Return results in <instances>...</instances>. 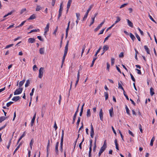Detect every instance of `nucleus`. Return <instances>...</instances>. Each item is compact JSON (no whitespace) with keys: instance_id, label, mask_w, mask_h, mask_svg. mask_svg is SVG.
<instances>
[{"instance_id":"obj_21","label":"nucleus","mask_w":157,"mask_h":157,"mask_svg":"<svg viewBox=\"0 0 157 157\" xmlns=\"http://www.w3.org/2000/svg\"><path fill=\"white\" fill-rule=\"evenodd\" d=\"M36 17L35 14H33L31 15L28 19V20H33L36 18Z\"/></svg>"},{"instance_id":"obj_4","label":"nucleus","mask_w":157,"mask_h":157,"mask_svg":"<svg viewBox=\"0 0 157 157\" xmlns=\"http://www.w3.org/2000/svg\"><path fill=\"white\" fill-rule=\"evenodd\" d=\"M91 130H90V136L91 138H93L94 137V128H93V126L92 124H91Z\"/></svg>"},{"instance_id":"obj_15","label":"nucleus","mask_w":157,"mask_h":157,"mask_svg":"<svg viewBox=\"0 0 157 157\" xmlns=\"http://www.w3.org/2000/svg\"><path fill=\"white\" fill-rule=\"evenodd\" d=\"M129 36L131 38L133 41H134L136 39V38L134 36L132 33H129Z\"/></svg>"},{"instance_id":"obj_14","label":"nucleus","mask_w":157,"mask_h":157,"mask_svg":"<svg viewBox=\"0 0 157 157\" xmlns=\"http://www.w3.org/2000/svg\"><path fill=\"white\" fill-rule=\"evenodd\" d=\"M15 12V10H12L11 12H10V13H8L7 14H6L3 17L5 18L6 17L8 16L9 15H11L12 13H14Z\"/></svg>"},{"instance_id":"obj_27","label":"nucleus","mask_w":157,"mask_h":157,"mask_svg":"<svg viewBox=\"0 0 157 157\" xmlns=\"http://www.w3.org/2000/svg\"><path fill=\"white\" fill-rule=\"evenodd\" d=\"M64 134V131L63 130H62V135L61 138V142H63V139Z\"/></svg>"},{"instance_id":"obj_59","label":"nucleus","mask_w":157,"mask_h":157,"mask_svg":"<svg viewBox=\"0 0 157 157\" xmlns=\"http://www.w3.org/2000/svg\"><path fill=\"white\" fill-rule=\"evenodd\" d=\"M149 17L150 19L153 21L155 22V21L152 18V17L151 16L150 14L149 15Z\"/></svg>"},{"instance_id":"obj_36","label":"nucleus","mask_w":157,"mask_h":157,"mask_svg":"<svg viewBox=\"0 0 157 157\" xmlns=\"http://www.w3.org/2000/svg\"><path fill=\"white\" fill-rule=\"evenodd\" d=\"M116 18L117 19H116V21L115 22V23L116 24L121 21V19L119 17H116Z\"/></svg>"},{"instance_id":"obj_1","label":"nucleus","mask_w":157,"mask_h":157,"mask_svg":"<svg viewBox=\"0 0 157 157\" xmlns=\"http://www.w3.org/2000/svg\"><path fill=\"white\" fill-rule=\"evenodd\" d=\"M93 5H91L90 6L89 9L87 10L85 14V15L84 16L83 18V20H85L87 18L89 11L91 10V9L93 7Z\"/></svg>"},{"instance_id":"obj_28","label":"nucleus","mask_w":157,"mask_h":157,"mask_svg":"<svg viewBox=\"0 0 157 157\" xmlns=\"http://www.w3.org/2000/svg\"><path fill=\"white\" fill-rule=\"evenodd\" d=\"M40 30L38 29H33L30 32L28 33V34L31 33H32L33 32H36L37 31H39Z\"/></svg>"},{"instance_id":"obj_18","label":"nucleus","mask_w":157,"mask_h":157,"mask_svg":"<svg viewBox=\"0 0 157 157\" xmlns=\"http://www.w3.org/2000/svg\"><path fill=\"white\" fill-rule=\"evenodd\" d=\"M71 2L72 0H68L67 5V9H69L70 8Z\"/></svg>"},{"instance_id":"obj_30","label":"nucleus","mask_w":157,"mask_h":157,"mask_svg":"<svg viewBox=\"0 0 157 157\" xmlns=\"http://www.w3.org/2000/svg\"><path fill=\"white\" fill-rule=\"evenodd\" d=\"M86 48V46L85 44L82 47V52L81 53V56H82L83 54L84 51V50Z\"/></svg>"},{"instance_id":"obj_11","label":"nucleus","mask_w":157,"mask_h":157,"mask_svg":"<svg viewBox=\"0 0 157 157\" xmlns=\"http://www.w3.org/2000/svg\"><path fill=\"white\" fill-rule=\"evenodd\" d=\"M26 135L25 131L24 132L23 134L19 138L18 141L17 142V144H18L19 142Z\"/></svg>"},{"instance_id":"obj_62","label":"nucleus","mask_w":157,"mask_h":157,"mask_svg":"<svg viewBox=\"0 0 157 157\" xmlns=\"http://www.w3.org/2000/svg\"><path fill=\"white\" fill-rule=\"evenodd\" d=\"M90 147L91 148H92V140L90 139Z\"/></svg>"},{"instance_id":"obj_13","label":"nucleus","mask_w":157,"mask_h":157,"mask_svg":"<svg viewBox=\"0 0 157 157\" xmlns=\"http://www.w3.org/2000/svg\"><path fill=\"white\" fill-rule=\"evenodd\" d=\"M144 48L145 51H146L147 53L149 54H150V51L147 46L146 45H145L144 46Z\"/></svg>"},{"instance_id":"obj_19","label":"nucleus","mask_w":157,"mask_h":157,"mask_svg":"<svg viewBox=\"0 0 157 157\" xmlns=\"http://www.w3.org/2000/svg\"><path fill=\"white\" fill-rule=\"evenodd\" d=\"M127 21L128 25L130 27H132L133 25V24L132 23L131 21H130L128 19H127Z\"/></svg>"},{"instance_id":"obj_25","label":"nucleus","mask_w":157,"mask_h":157,"mask_svg":"<svg viewBox=\"0 0 157 157\" xmlns=\"http://www.w3.org/2000/svg\"><path fill=\"white\" fill-rule=\"evenodd\" d=\"M25 80L23 79L22 81L20 82L19 83V87H21L24 84L25 82Z\"/></svg>"},{"instance_id":"obj_41","label":"nucleus","mask_w":157,"mask_h":157,"mask_svg":"<svg viewBox=\"0 0 157 157\" xmlns=\"http://www.w3.org/2000/svg\"><path fill=\"white\" fill-rule=\"evenodd\" d=\"M104 94L105 97V100H107L108 98V95L107 92H105Z\"/></svg>"},{"instance_id":"obj_50","label":"nucleus","mask_w":157,"mask_h":157,"mask_svg":"<svg viewBox=\"0 0 157 157\" xmlns=\"http://www.w3.org/2000/svg\"><path fill=\"white\" fill-rule=\"evenodd\" d=\"M101 27L99 25L94 30V31L95 32L97 31Z\"/></svg>"},{"instance_id":"obj_2","label":"nucleus","mask_w":157,"mask_h":157,"mask_svg":"<svg viewBox=\"0 0 157 157\" xmlns=\"http://www.w3.org/2000/svg\"><path fill=\"white\" fill-rule=\"evenodd\" d=\"M44 69V67H41L40 68L39 70V74L38 77L39 78H41L43 76V70Z\"/></svg>"},{"instance_id":"obj_39","label":"nucleus","mask_w":157,"mask_h":157,"mask_svg":"<svg viewBox=\"0 0 157 157\" xmlns=\"http://www.w3.org/2000/svg\"><path fill=\"white\" fill-rule=\"evenodd\" d=\"M21 145V144H19L18 145V146H17V147L16 149H15V151H14L13 152V154H14L15 153V152L17 151L19 149L20 145Z\"/></svg>"},{"instance_id":"obj_61","label":"nucleus","mask_w":157,"mask_h":157,"mask_svg":"<svg viewBox=\"0 0 157 157\" xmlns=\"http://www.w3.org/2000/svg\"><path fill=\"white\" fill-rule=\"evenodd\" d=\"M138 30H139V32H140L141 34L142 35H143V34H144V33H143V32L139 28H138Z\"/></svg>"},{"instance_id":"obj_46","label":"nucleus","mask_w":157,"mask_h":157,"mask_svg":"<svg viewBox=\"0 0 157 157\" xmlns=\"http://www.w3.org/2000/svg\"><path fill=\"white\" fill-rule=\"evenodd\" d=\"M80 119H81V118H80V117H78V118L77 121V122L76 123V124H77V126H78L79 125V123H80Z\"/></svg>"},{"instance_id":"obj_43","label":"nucleus","mask_w":157,"mask_h":157,"mask_svg":"<svg viewBox=\"0 0 157 157\" xmlns=\"http://www.w3.org/2000/svg\"><path fill=\"white\" fill-rule=\"evenodd\" d=\"M135 35L136 36V37L138 40V41H140V37L136 33H135Z\"/></svg>"},{"instance_id":"obj_55","label":"nucleus","mask_w":157,"mask_h":157,"mask_svg":"<svg viewBox=\"0 0 157 157\" xmlns=\"http://www.w3.org/2000/svg\"><path fill=\"white\" fill-rule=\"evenodd\" d=\"M91 19L92 20V21L90 23V26L92 25L94 23L95 19V17H92L91 18Z\"/></svg>"},{"instance_id":"obj_40","label":"nucleus","mask_w":157,"mask_h":157,"mask_svg":"<svg viewBox=\"0 0 157 157\" xmlns=\"http://www.w3.org/2000/svg\"><path fill=\"white\" fill-rule=\"evenodd\" d=\"M106 147H104V146H102L100 150V151L101 152H103L105 150V149Z\"/></svg>"},{"instance_id":"obj_34","label":"nucleus","mask_w":157,"mask_h":157,"mask_svg":"<svg viewBox=\"0 0 157 157\" xmlns=\"http://www.w3.org/2000/svg\"><path fill=\"white\" fill-rule=\"evenodd\" d=\"M68 42L69 41H68L66 45L64 50V51L65 52H67L68 47Z\"/></svg>"},{"instance_id":"obj_22","label":"nucleus","mask_w":157,"mask_h":157,"mask_svg":"<svg viewBox=\"0 0 157 157\" xmlns=\"http://www.w3.org/2000/svg\"><path fill=\"white\" fill-rule=\"evenodd\" d=\"M79 107V105L78 106V107L77 108V110L75 112L73 118H76L77 115V113L78 112V111Z\"/></svg>"},{"instance_id":"obj_58","label":"nucleus","mask_w":157,"mask_h":157,"mask_svg":"<svg viewBox=\"0 0 157 157\" xmlns=\"http://www.w3.org/2000/svg\"><path fill=\"white\" fill-rule=\"evenodd\" d=\"M38 39L40 40L43 41H44V39L41 38V36H37Z\"/></svg>"},{"instance_id":"obj_12","label":"nucleus","mask_w":157,"mask_h":157,"mask_svg":"<svg viewBox=\"0 0 157 157\" xmlns=\"http://www.w3.org/2000/svg\"><path fill=\"white\" fill-rule=\"evenodd\" d=\"M20 97L19 96H15L13 98L12 100L14 101H16L20 99Z\"/></svg>"},{"instance_id":"obj_54","label":"nucleus","mask_w":157,"mask_h":157,"mask_svg":"<svg viewBox=\"0 0 157 157\" xmlns=\"http://www.w3.org/2000/svg\"><path fill=\"white\" fill-rule=\"evenodd\" d=\"M13 103V102L10 101L7 103L6 106L7 107H8L10 106Z\"/></svg>"},{"instance_id":"obj_5","label":"nucleus","mask_w":157,"mask_h":157,"mask_svg":"<svg viewBox=\"0 0 157 157\" xmlns=\"http://www.w3.org/2000/svg\"><path fill=\"white\" fill-rule=\"evenodd\" d=\"M59 144V142L58 141L56 142V146H55V152L57 155H58L59 154L58 151V146Z\"/></svg>"},{"instance_id":"obj_38","label":"nucleus","mask_w":157,"mask_h":157,"mask_svg":"<svg viewBox=\"0 0 157 157\" xmlns=\"http://www.w3.org/2000/svg\"><path fill=\"white\" fill-rule=\"evenodd\" d=\"M96 59H97L96 58H94L93 59L92 63L90 66V67H92L93 66L94 64V62L95 61Z\"/></svg>"},{"instance_id":"obj_24","label":"nucleus","mask_w":157,"mask_h":157,"mask_svg":"<svg viewBox=\"0 0 157 157\" xmlns=\"http://www.w3.org/2000/svg\"><path fill=\"white\" fill-rule=\"evenodd\" d=\"M67 52H65V51L64 52V55H63V59L62 60V62H64L65 58L66 56V55L67 54Z\"/></svg>"},{"instance_id":"obj_23","label":"nucleus","mask_w":157,"mask_h":157,"mask_svg":"<svg viewBox=\"0 0 157 157\" xmlns=\"http://www.w3.org/2000/svg\"><path fill=\"white\" fill-rule=\"evenodd\" d=\"M40 53L41 54H44V48H41L39 50Z\"/></svg>"},{"instance_id":"obj_10","label":"nucleus","mask_w":157,"mask_h":157,"mask_svg":"<svg viewBox=\"0 0 157 157\" xmlns=\"http://www.w3.org/2000/svg\"><path fill=\"white\" fill-rule=\"evenodd\" d=\"M109 113L110 117H112L113 115V107H112L109 110Z\"/></svg>"},{"instance_id":"obj_51","label":"nucleus","mask_w":157,"mask_h":157,"mask_svg":"<svg viewBox=\"0 0 157 157\" xmlns=\"http://www.w3.org/2000/svg\"><path fill=\"white\" fill-rule=\"evenodd\" d=\"M34 90L35 89L34 88L32 89L31 92L30 94V96H31V97H32V96L33 95Z\"/></svg>"},{"instance_id":"obj_56","label":"nucleus","mask_w":157,"mask_h":157,"mask_svg":"<svg viewBox=\"0 0 157 157\" xmlns=\"http://www.w3.org/2000/svg\"><path fill=\"white\" fill-rule=\"evenodd\" d=\"M13 45V44H11L9 45H7L6 46V47L5 48V49L8 48L10 47H11Z\"/></svg>"},{"instance_id":"obj_60","label":"nucleus","mask_w":157,"mask_h":157,"mask_svg":"<svg viewBox=\"0 0 157 157\" xmlns=\"http://www.w3.org/2000/svg\"><path fill=\"white\" fill-rule=\"evenodd\" d=\"M58 29V27L57 26L56 29L54 31L53 33V34H54L55 35H56V33Z\"/></svg>"},{"instance_id":"obj_42","label":"nucleus","mask_w":157,"mask_h":157,"mask_svg":"<svg viewBox=\"0 0 157 157\" xmlns=\"http://www.w3.org/2000/svg\"><path fill=\"white\" fill-rule=\"evenodd\" d=\"M25 21H23V22H21V23L20 25H19L18 26H17V27L19 28L20 27L22 26V25H23L24 24Z\"/></svg>"},{"instance_id":"obj_48","label":"nucleus","mask_w":157,"mask_h":157,"mask_svg":"<svg viewBox=\"0 0 157 157\" xmlns=\"http://www.w3.org/2000/svg\"><path fill=\"white\" fill-rule=\"evenodd\" d=\"M123 94H124V96H125V98H126V99L128 100H129L128 97V96H127V95L126 94L124 90Z\"/></svg>"},{"instance_id":"obj_16","label":"nucleus","mask_w":157,"mask_h":157,"mask_svg":"<svg viewBox=\"0 0 157 157\" xmlns=\"http://www.w3.org/2000/svg\"><path fill=\"white\" fill-rule=\"evenodd\" d=\"M150 94L151 96H153L154 94V90L152 87H151L150 89Z\"/></svg>"},{"instance_id":"obj_26","label":"nucleus","mask_w":157,"mask_h":157,"mask_svg":"<svg viewBox=\"0 0 157 157\" xmlns=\"http://www.w3.org/2000/svg\"><path fill=\"white\" fill-rule=\"evenodd\" d=\"M109 47L108 45H105L103 47V49L104 51H106L108 50Z\"/></svg>"},{"instance_id":"obj_32","label":"nucleus","mask_w":157,"mask_h":157,"mask_svg":"<svg viewBox=\"0 0 157 157\" xmlns=\"http://www.w3.org/2000/svg\"><path fill=\"white\" fill-rule=\"evenodd\" d=\"M30 84V81L29 80H28L26 81V83L25 85V87H28Z\"/></svg>"},{"instance_id":"obj_63","label":"nucleus","mask_w":157,"mask_h":157,"mask_svg":"<svg viewBox=\"0 0 157 157\" xmlns=\"http://www.w3.org/2000/svg\"><path fill=\"white\" fill-rule=\"evenodd\" d=\"M105 29H103L101 30L100 33L98 34V35H99L102 34L104 32Z\"/></svg>"},{"instance_id":"obj_3","label":"nucleus","mask_w":157,"mask_h":157,"mask_svg":"<svg viewBox=\"0 0 157 157\" xmlns=\"http://www.w3.org/2000/svg\"><path fill=\"white\" fill-rule=\"evenodd\" d=\"M23 89L22 88H19L15 91L14 92V95H18L21 94L22 92Z\"/></svg>"},{"instance_id":"obj_45","label":"nucleus","mask_w":157,"mask_h":157,"mask_svg":"<svg viewBox=\"0 0 157 157\" xmlns=\"http://www.w3.org/2000/svg\"><path fill=\"white\" fill-rule=\"evenodd\" d=\"M6 118L4 117H0V123L5 120Z\"/></svg>"},{"instance_id":"obj_29","label":"nucleus","mask_w":157,"mask_h":157,"mask_svg":"<svg viewBox=\"0 0 157 157\" xmlns=\"http://www.w3.org/2000/svg\"><path fill=\"white\" fill-rule=\"evenodd\" d=\"M42 9V7L39 5H37L36 9V11H39Z\"/></svg>"},{"instance_id":"obj_31","label":"nucleus","mask_w":157,"mask_h":157,"mask_svg":"<svg viewBox=\"0 0 157 157\" xmlns=\"http://www.w3.org/2000/svg\"><path fill=\"white\" fill-rule=\"evenodd\" d=\"M33 143H34V141H33V139H32L31 140L30 142V144H29L30 147L31 149H32V146L33 144Z\"/></svg>"},{"instance_id":"obj_7","label":"nucleus","mask_w":157,"mask_h":157,"mask_svg":"<svg viewBox=\"0 0 157 157\" xmlns=\"http://www.w3.org/2000/svg\"><path fill=\"white\" fill-rule=\"evenodd\" d=\"M36 113H35L33 117V118L31 120V124H30V125H31V126H33V124L34 123L35 120V119L36 118Z\"/></svg>"},{"instance_id":"obj_52","label":"nucleus","mask_w":157,"mask_h":157,"mask_svg":"<svg viewBox=\"0 0 157 157\" xmlns=\"http://www.w3.org/2000/svg\"><path fill=\"white\" fill-rule=\"evenodd\" d=\"M111 65H113L114 63L115 59L114 58H112L111 59Z\"/></svg>"},{"instance_id":"obj_9","label":"nucleus","mask_w":157,"mask_h":157,"mask_svg":"<svg viewBox=\"0 0 157 157\" xmlns=\"http://www.w3.org/2000/svg\"><path fill=\"white\" fill-rule=\"evenodd\" d=\"M35 39L34 38H30L28 40V42L29 43H33L35 42Z\"/></svg>"},{"instance_id":"obj_37","label":"nucleus","mask_w":157,"mask_h":157,"mask_svg":"<svg viewBox=\"0 0 157 157\" xmlns=\"http://www.w3.org/2000/svg\"><path fill=\"white\" fill-rule=\"evenodd\" d=\"M69 29V26H67L66 32V37H67L68 35V31Z\"/></svg>"},{"instance_id":"obj_53","label":"nucleus","mask_w":157,"mask_h":157,"mask_svg":"<svg viewBox=\"0 0 157 157\" xmlns=\"http://www.w3.org/2000/svg\"><path fill=\"white\" fill-rule=\"evenodd\" d=\"M76 17L77 18V19H78V20H80V13H76Z\"/></svg>"},{"instance_id":"obj_17","label":"nucleus","mask_w":157,"mask_h":157,"mask_svg":"<svg viewBox=\"0 0 157 157\" xmlns=\"http://www.w3.org/2000/svg\"><path fill=\"white\" fill-rule=\"evenodd\" d=\"M91 115V112L90 109H89L87 110L86 116L87 117H89Z\"/></svg>"},{"instance_id":"obj_49","label":"nucleus","mask_w":157,"mask_h":157,"mask_svg":"<svg viewBox=\"0 0 157 157\" xmlns=\"http://www.w3.org/2000/svg\"><path fill=\"white\" fill-rule=\"evenodd\" d=\"M130 75L131 76L132 80L134 82H135V79L134 77H133V75L131 73H130Z\"/></svg>"},{"instance_id":"obj_6","label":"nucleus","mask_w":157,"mask_h":157,"mask_svg":"<svg viewBox=\"0 0 157 157\" xmlns=\"http://www.w3.org/2000/svg\"><path fill=\"white\" fill-rule=\"evenodd\" d=\"M99 116L100 118V119L101 121H103V112L102 109H100L99 113Z\"/></svg>"},{"instance_id":"obj_33","label":"nucleus","mask_w":157,"mask_h":157,"mask_svg":"<svg viewBox=\"0 0 157 157\" xmlns=\"http://www.w3.org/2000/svg\"><path fill=\"white\" fill-rule=\"evenodd\" d=\"M118 88L119 89H120L121 90H123V91H124V90L121 84L119 82H118Z\"/></svg>"},{"instance_id":"obj_44","label":"nucleus","mask_w":157,"mask_h":157,"mask_svg":"<svg viewBox=\"0 0 157 157\" xmlns=\"http://www.w3.org/2000/svg\"><path fill=\"white\" fill-rule=\"evenodd\" d=\"M11 139H10V140L9 141L8 144L6 146L7 148L8 149H9L10 148V145L11 144Z\"/></svg>"},{"instance_id":"obj_8","label":"nucleus","mask_w":157,"mask_h":157,"mask_svg":"<svg viewBox=\"0 0 157 157\" xmlns=\"http://www.w3.org/2000/svg\"><path fill=\"white\" fill-rule=\"evenodd\" d=\"M49 25H50V24L49 23H48L46 25V27H45V28L44 29V33L45 35L49 31Z\"/></svg>"},{"instance_id":"obj_64","label":"nucleus","mask_w":157,"mask_h":157,"mask_svg":"<svg viewBox=\"0 0 157 157\" xmlns=\"http://www.w3.org/2000/svg\"><path fill=\"white\" fill-rule=\"evenodd\" d=\"M128 133L129 134H130L132 136H134V134L132 133V132L130 130H128Z\"/></svg>"},{"instance_id":"obj_20","label":"nucleus","mask_w":157,"mask_h":157,"mask_svg":"<svg viewBox=\"0 0 157 157\" xmlns=\"http://www.w3.org/2000/svg\"><path fill=\"white\" fill-rule=\"evenodd\" d=\"M155 140V138L154 136L153 137L151 140V142L150 143V145L151 146H153V142Z\"/></svg>"},{"instance_id":"obj_47","label":"nucleus","mask_w":157,"mask_h":157,"mask_svg":"<svg viewBox=\"0 0 157 157\" xmlns=\"http://www.w3.org/2000/svg\"><path fill=\"white\" fill-rule=\"evenodd\" d=\"M63 7L62 6V3H61L60 5V8L59 10V12H62L63 10Z\"/></svg>"},{"instance_id":"obj_35","label":"nucleus","mask_w":157,"mask_h":157,"mask_svg":"<svg viewBox=\"0 0 157 157\" xmlns=\"http://www.w3.org/2000/svg\"><path fill=\"white\" fill-rule=\"evenodd\" d=\"M125 109H126V112L129 115H130V113H129V110L127 106L126 105Z\"/></svg>"},{"instance_id":"obj_57","label":"nucleus","mask_w":157,"mask_h":157,"mask_svg":"<svg viewBox=\"0 0 157 157\" xmlns=\"http://www.w3.org/2000/svg\"><path fill=\"white\" fill-rule=\"evenodd\" d=\"M139 128L140 129V132L141 133H142L143 132V130H142V126L141 125V124H139Z\"/></svg>"}]
</instances>
